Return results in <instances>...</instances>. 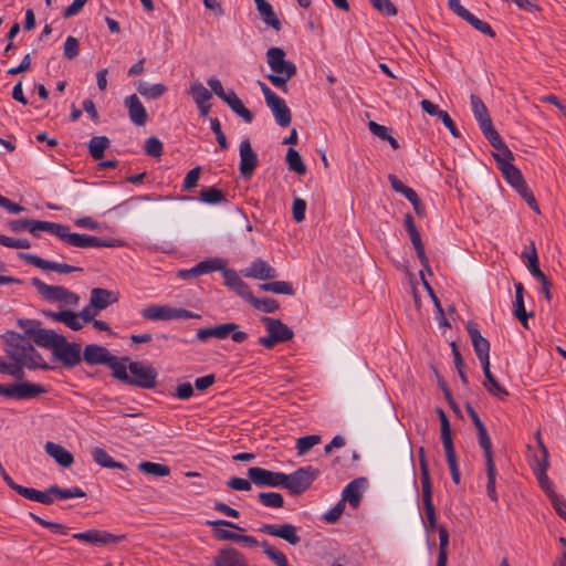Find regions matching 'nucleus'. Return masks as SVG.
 Wrapping results in <instances>:
<instances>
[{"instance_id":"20","label":"nucleus","mask_w":566,"mask_h":566,"mask_svg":"<svg viewBox=\"0 0 566 566\" xmlns=\"http://www.w3.org/2000/svg\"><path fill=\"white\" fill-rule=\"evenodd\" d=\"M124 105L127 108L128 117L136 126H145L148 120V114L143 103L136 94L126 96Z\"/></svg>"},{"instance_id":"64","label":"nucleus","mask_w":566,"mask_h":566,"mask_svg":"<svg viewBox=\"0 0 566 566\" xmlns=\"http://www.w3.org/2000/svg\"><path fill=\"white\" fill-rule=\"evenodd\" d=\"M388 180L390 182L391 188L396 192L403 195L406 198L415 197L413 196L415 190L412 188L406 186L396 175H394V174L388 175Z\"/></svg>"},{"instance_id":"7","label":"nucleus","mask_w":566,"mask_h":566,"mask_svg":"<svg viewBox=\"0 0 566 566\" xmlns=\"http://www.w3.org/2000/svg\"><path fill=\"white\" fill-rule=\"evenodd\" d=\"M318 474L319 471L311 465L300 468L292 474H285L286 480L283 483V488L287 489L292 494H301L310 489Z\"/></svg>"},{"instance_id":"14","label":"nucleus","mask_w":566,"mask_h":566,"mask_svg":"<svg viewBox=\"0 0 566 566\" xmlns=\"http://www.w3.org/2000/svg\"><path fill=\"white\" fill-rule=\"evenodd\" d=\"M258 531L270 536L280 537L293 546L301 542V537L297 534V527L291 523H283L281 525L262 524Z\"/></svg>"},{"instance_id":"55","label":"nucleus","mask_w":566,"mask_h":566,"mask_svg":"<svg viewBox=\"0 0 566 566\" xmlns=\"http://www.w3.org/2000/svg\"><path fill=\"white\" fill-rule=\"evenodd\" d=\"M422 486V501H423V510L426 513L427 521H431L436 516V509L432 502V483L430 484H421Z\"/></svg>"},{"instance_id":"29","label":"nucleus","mask_w":566,"mask_h":566,"mask_svg":"<svg viewBox=\"0 0 566 566\" xmlns=\"http://www.w3.org/2000/svg\"><path fill=\"white\" fill-rule=\"evenodd\" d=\"M15 492L30 501H35L44 505H50L54 502V497L52 493H50V486L45 491H40L33 488L19 485L15 488Z\"/></svg>"},{"instance_id":"4","label":"nucleus","mask_w":566,"mask_h":566,"mask_svg":"<svg viewBox=\"0 0 566 566\" xmlns=\"http://www.w3.org/2000/svg\"><path fill=\"white\" fill-rule=\"evenodd\" d=\"M31 284L36 289L38 293L48 302H59L65 305L75 306L80 301V296L62 285H49L38 277L31 280Z\"/></svg>"},{"instance_id":"58","label":"nucleus","mask_w":566,"mask_h":566,"mask_svg":"<svg viewBox=\"0 0 566 566\" xmlns=\"http://www.w3.org/2000/svg\"><path fill=\"white\" fill-rule=\"evenodd\" d=\"M258 499L266 507L280 509L284 505L283 496L276 492H261Z\"/></svg>"},{"instance_id":"35","label":"nucleus","mask_w":566,"mask_h":566,"mask_svg":"<svg viewBox=\"0 0 566 566\" xmlns=\"http://www.w3.org/2000/svg\"><path fill=\"white\" fill-rule=\"evenodd\" d=\"M224 103L245 123H251L253 120V114L244 106L234 91L230 90V94L227 98H224Z\"/></svg>"},{"instance_id":"32","label":"nucleus","mask_w":566,"mask_h":566,"mask_svg":"<svg viewBox=\"0 0 566 566\" xmlns=\"http://www.w3.org/2000/svg\"><path fill=\"white\" fill-rule=\"evenodd\" d=\"M127 361H129V357L127 356L118 358L111 355L108 363L105 364L112 369V376L126 385L129 380V374L127 373L128 366L126 365Z\"/></svg>"},{"instance_id":"48","label":"nucleus","mask_w":566,"mask_h":566,"mask_svg":"<svg viewBox=\"0 0 566 566\" xmlns=\"http://www.w3.org/2000/svg\"><path fill=\"white\" fill-rule=\"evenodd\" d=\"M250 303L254 308L262 311L264 313H274L279 310L280 305L279 303L271 297H262L258 298L252 294V297H249L247 301Z\"/></svg>"},{"instance_id":"42","label":"nucleus","mask_w":566,"mask_h":566,"mask_svg":"<svg viewBox=\"0 0 566 566\" xmlns=\"http://www.w3.org/2000/svg\"><path fill=\"white\" fill-rule=\"evenodd\" d=\"M227 261L222 258H210L197 263V273L200 275L211 273L213 271L222 272Z\"/></svg>"},{"instance_id":"34","label":"nucleus","mask_w":566,"mask_h":566,"mask_svg":"<svg viewBox=\"0 0 566 566\" xmlns=\"http://www.w3.org/2000/svg\"><path fill=\"white\" fill-rule=\"evenodd\" d=\"M483 374L485 380L483 382L484 388L489 391L490 395L503 400L509 395L507 390L499 384L495 377L492 375L490 370V365L483 366Z\"/></svg>"},{"instance_id":"47","label":"nucleus","mask_w":566,"mask_h":566,"mask_svg":"<svg viewBox=\"0 0 566 566\" xmlns=\"http://www.w3.org/2000/svg\"><path fill=\"white\" fill-rule=\"evenodd\" d=\"M50 493L59 500L86 496V493L78 486L62 489L56 484L50 486Z\"/></svg>"},{"instance_id":"23","label":"nucleus","mask_w":566,"mask_h":566,"mask_svg":"<svg viewBox=\"0 0 566 566\" xmlns=\"http://www.w3.org/2000/svg\"><path fill=\"white\" fill-rule=\"evenodd\" d=\"M367 483L365 478H357L350 481L345 489L343 490V499L342 501L345 503L347 501L353 509H357L360 500L361 492Z\"/></svg>"},{"instance_id":"2","label":"nucleus","mask_w":566,"mask_h":566,"mask_svg":"<svg viewBox=\"0 0 566 566\" xmlns=\"http://www.w3.org/2000/svg\"><path fill=\"white\" fill-rule=\"evenodd\" d=\"M285 52L281 48L272 46L266 51V62L272 73L266 75V78L273 86L287 92V82L297 72L296 65L285 60Z\"/></svg>"},{"instance_id":"50","label":"nucleus","mask_w":566,"mask_h":566,"mask_svg":"<svg viewBox=\"0 0 566 566\" xmlns=\"http://www.w3.org/2000/svg\"><path fill=\"white\" fill-rule=\"evenodd\" d=\"M264 292H272L275 294L293 295L294 289L291 283L285 281L268 282L260 285Z\"/></svg>"},{"instance_id":"24","label":"nucleus","mask_w":566,"mask_h":566,"mask_svg":"<svg viewBox=\"0 0 566 566\" xmlns=\"http://www.w3.org/2000/svg\"><path fill=\"white\" fill-rule=\"evenodd\" d=\"M90 301L98 312L105 310L109 305L118 301V294L102 287H94L91 290Z\"/></svg>"},{"instance_id":"52","label":"nucleus","mask_w":566,"mask_h":566,"mask_svg":"<svg viewBox=\"0 0 566 566\" xmlns=\"http://www.w3.org/2000/svg\"><path fill=\"white\" fill-rule=\"evenodd\" d=\"M476 431H478L479 446L483 450L485 463H490V461H494L491 438L488 433L485 426L478 428Z\"/></svg>"},{"instance_id":"9","label":"nucleus","mask_w":566,"mask_h":566,"mask_svg":"<svg viewBox=\"0 0 566 566\" xmlns=\"http://www.w3.org/2000/svg\"><path fill=\"white\" fill-rule=\"evenodd\" d=\"M541 457L536 458L534 460V463L532 464L533 473L535 474L539 486L542 490L552 499L553 494H556L554 492V484L547 476L546 472L549 467L548 462V452L545 446L541 442Z\"/></svg>"},{"instance_id":"21","label":"nucleus","mask_w":566,"mask_h":566,"mask_svg":"<svg viewBox=\"0 0 566 566\" xmlns=\"http://www.w3.org/2000/svg\"><path fill=\"white\" fill-rule=\"evenodd\" d=\"M265 103L271 109L276 124L281 127H289L292 120V114L285 101L282 97L274 95Z\"/></svg>"},{"instance_id":"53","label":"nucleus","mask_w":566,"mask_h":566,"mask_svg":"<svg viewBox=\"0 0 566 566\" xmlns=\"http://www.w3.org/2000/svg\"><path fill=\"white\" fill-rule=\"evenodd\" d=\"M476 431H478L479 446L483 450L485 463H490V461H494L491 438L488 433L485 426L478 428Z\"/></svg>"},{"instance_id":"11","label":"nucleus","mask_w":566,"mask_h":566,"mask_svg":"<svg viewBox=\"0 0 566 566\" xmlns=\"http://www.w3.org/2000/svg\"><path fill=\"white\" fill-rule=\"evenodd\" d=\"M72 537L81 542L101 546L123 542L126 538V535H114L107 531L92 528L85 532L74 533Z\"/></svg>"},{"instance_id":"36","label":"nucleus","mask_w":566,"mask_h":566,"mask_svg":"<svg viewBox=\"0 0 566 566\" xmlns=\"http://www.w3.org/2000/svg\"><path fill=\"white\" fill-rule=\"evenodd\" d=\"M92 458L102 468L118 469L122 471L127 470L124 463L115 461L103 448H94L92 450Z\"/></svg>"},{"instance_id":"46","label":"nucleus","mask_w":566,"mask_h":566,"mask_svg":"<svg viewBox=\"0 0 566 566\" xmlns=\"http://www.w3.org/2000/svg\"><path fill=\"white\" fill-rule=\"evenodd\" d=\"M138 469L142 472L154 476H168L171 472L168 465L150 461L140 462L138 464Z\"/></svg>"},{"instance_id":"8","label":"nucleus","mask_w":566,"mask_h":566,"mask_svg":"<svg viewBox=\"0 0 566 566\" xmlns=\"http://www.w3.org/2000/svg\"><path fill=\"white\" fill-rule=\"evenodd\" d=\"M248 476L251 482L260 488H277L283 486L286 480L285 473L273 472L260 467H251L248 469Z\"/></svg>"},{"instance_id":"18","label":"nucleus","mask_w":566,"mask_h":566,"mask_svg":"<svg viewBox=\"0 0 566 566\" xmlns=\"http://www.w3.org/2000/svg\"><path fill=\"white\" fill-rule=\"evenodd\" d=\"M261 322L266 328L268 334H271L277 343H285L293 338V331L279 318L263 316Z\"/></svg>"},{"instance_id":"59","label":"nucleus","mask_w":566,"mask_h":566,"mask_svg":"<svg viewBox=\"0 0 566 566\" xmlns=\"http://www.w3.org/2000/svg\"><path fill=\"white\" fill-rule=\"evenodd\" d=\"M321 442V436L318 434H310L301 437L296 440V450L298 455H304L307 453L314 446Z\"/></svg>"},{"instance_id":"22","label":"nucleus","mask_w":566,"mask_h":566,"mask_svg":"<svg viewBox=\"0 0 566 566\" xmlns=\"http://www.w3.org/2000/svg\"><path fill=\"white\" fill-rule=\"evenodd\" d=\"M245 277L256 280H271L277 276L276 270L262 259H255L250 266L243 271Z\"/></svg>"},{"instance_id":"54","label":"nucleus","mask_w":566,"mask_h":566,"mask_svg":"<svg viewBox=\"0 0 566 566\" xmlns=\"http://www.w3.org/2000/svg\"><path fill=\"white\" fill-rule=\"evenodd\" d=\"M476 431H478L479 446L483 450L485 463H490V461H494L491 438L488 433L485 426L478 428Z\"/></svg>"},{"instance_id":"45","label":"nucleus","mask_w":566,"mask_h":566,"mask_svg":"<svg viewBox=\"0 0 566 566\" xmlns=\"http://www.w3.org/2000/svg\"><path fill=\"white\" fill-rule=\"evenodd\" d=\"M503 174L505 180L514 188L521 185L525 179L520 169H517L512 163L503 164V167L500 168Z\"/></svg>"},{"instance_id":"63","label":"nucleus","mask_w":566,"mask_h":566,"mask_svg":"<svg viewBox=\"0 0 566 566\" xmlns=\"http://www.w3.org/2000/svg\"><path fill=\"white\" fill-rule=\"evenodd\" d=\"M63 53L67 60L75 59L80 53L78 40L72 35H69L64 42Z\"/></svg>"},{"instance_id":"56","label":"nucleus","mask_w":566,"mask_h":566,"mask_svg":"<svg viewBox=\"0 0 566 566\" xmlns=\"http://www.w3.org/2000/svg\"><path fill=\"white\" fill-rule=\"evenodd\" d=\"M286 163L289 169L298 174L304 175L306 172V166L304 165L301 155L294 148H290L286 153Z\"/></svg>"},{"instance_id":"49","label":"nucleus","mask_w":566,"mask_h":566,"mask_svg":"<svg viewBox=\"0 0 566 566\" xmlns=\"http://www.w3.org/2000/svg\"><path fill=\"white\" fill-rule=\"evenodd\" d=\"M485 467H486V475H488L486 493L492 502L497 503L499 495H497V492L495 489V480H496L495 463H494V461H490V463H485Z\"/></svg>"},{"instance_id":"57","label":"nucleus","mask_w":566,"mask_h":566,"mask_svg":"<svg viewBox=\"0 0 566 566\" xmlns=\"http://www.w3.org/2000/svg\"><path fill=\"white\" fill-rule=\"evenodd\" d=\"M258 11L260 12L265 24L272 27L276 31L281 30V21L276 17L272 6L269 2L258 8Z\"/></svg>"},{"instance_id":"31","label":"nucleus","mask_w":566,"mask_h":566,"mask_svg":"<svg viewBox=\"0 0 566 566\" xmlns=\"http://www.w3.org/2000/svg\"><path fill=\"white\" fill-rule=\"evenodd\" d=\"M46 317L52 318L55 322L64 323L72 331H80L83 327V323L80 321L77 313L72 311H61V312H44Z\"/></svg>"},{"instance_id":"41","label":"nucleus","mask_w":566,"mask_h":566,"mask_svg":"<svg viewBox=\"0 0 566 566\" xmlns=\"http://www.w3.org/2000/svg\"><path fill=\"white\" fill-rule=\"evenodd\" d=\"M137 91L146 98L157 99L167 92V86L161 83L150 85L146 82H140L137 86Z\"/></svg>"},{"instance_id":"15","label":"nucleus","mask_w":566,"mask_h":566,"mask_svg":"<svg viewBox=\"0 0 566 566\" xmlns=\"http://www.w3.org/2000/svg\"><path fill=\"white\" fill-rule=\"evenodd\" d=\"M240 164L239 170L243 178H250L258 167L259 158L256 153L252 149L251 143L248 138L240 143Z\"/></svg>"},{"instance_id":"25","label":"nucleus","mask_w":566,"mask_h":566,"mask_svg":"<svg viewBox=\"0 0 566 566\" xmlns=\"http://www.w3.org/2000/svg\"><path fill=\"white\" fill-rule=\"evenodd\" d=\"M212 566H248V562L238 549L229 547L219 552Z\"/></svg>"},{"instance_id":"43","label":"nucleus","mask_w":566,"mask_h":566,"mask_svg":"<svg viewBox=\"0 0 566 566\" xmlns=\"http://www.w3.org/2000/svg\"><path fill=\"white\" fill-rule=\"evenodd\" d=\"M461 18L464 21H467L468 23H470L475 30L480 31L481 33H483L485 35H489L491 38L495 36V32L492 29V27L488 22H485V21L479 19L478 17H475L469 10H467L464 12V14H462Z\"/></svg>"},{"instance_id":"12","label":"nucleus","mask_w":566,"mask_h":566,"mask_svg":"<svg viewBox=\"0 0 566 566\" xmlns=\"http://www.w3.org/2000/svg\"><path fill=\"white\" fill-rule=\"evenodd\" d=\"M19 258L21 260H24L29 264H32L41 270L54 271V272H57L61 274H67V273H72V272H82L83 271L82 268L70 265L66 263L48 261L38 255L30 254V253L21 252V253H19Z\"/></svg>"},{"instance_id":"27","label":"nucleus","mask_w":566,"mask_h":566,"mask_svg":"<svg viewBox=\"0 0 566 566\" xmlns=\"http://www.w3.org/2000/svg\"><path fill=\"white\" fill-rule=\"evenodd\" d=\"M44 450L63 468H70L74 463L73 454L61 444L48 441Z\"/></svg>"},{"instance_id":"28","label":"nucleus","mask_w":566,"mask_h":566,"mask_svg":"<svg viewBox=\"0 0 566 566\" xmlns=\"http://www.w3.org/2000/svg\"><path fill=\"white\" fill-rule=\"evenodd\" d=\"M111 355L107 348L96 344H88L83 350V359L90 365L106 364Z\"/></svg>"},{"instance_id":"6","label":"nucleus","mask_w":566,"mask_h":566,"mask_svg":"<svg viewBox=\"0 0 566 566\" xmlns=\"http://www.w3.org/2000/svg\"><path fill=\"white\" fill-rule=\"evenodd\" d=\"M129 380L127 385L143 389H154L157 385L158 373L151 365L140 361H129Z\"/></svg>"},{"instance_id":"26","label":"nucleus","mask_w":566,"mask_h":566,"mask_svg":"<svg viewBox=\"0 0 566 566\" xmlns=\"http://www.w3.org/2000/svg\"><path fill=\"white\" fill-rule=\"evenodd\" d=\"M208 524L214 527L213 535L219 541L239 542L240 534L224 530L222 527H230V528L238 530V531H244L239 525L234 524L233 522L227 521V520L210 521V522H208Z\"/></svg>"},{"instance_id":"17","label":"nucleus","mask_w":566,"mask_h":566,"mask_svg":"<svg viewBox=\"0 0 566 566\" xmlns=\"http://www.w3.org/2000/svg\"><path fill=\"white\" fill-rule=\"evenodd\" d=\"M52 227L51 221L34 220V219H17L9 222V228L12 232H21L28 230L32 235L39 237L40 231L50 233Z\"/></svg>"},{"instance_id":"10","label":"nucleus","mask_w":566,"mask_h":566,"mask_svg":"<svg viewBox=\"0 0 566 566\" xmlns=\"http://www.w3.org/2000/svg\"><path fill=\"white\" fill-rule=\"evenodd\" d=\"M53 354L65 368H73L82 360L81 345L69 343L64 336L62 343L59 342Z\"/></svg>"},{"instance_id":"61","label":"nucleus","mask_w":566,"mask_h":566,"mask_svg":"<svg viewBox=\"0 0 566 566\" xmlns=\"http://www.w3.org/2000/svg\"><path fill=\"white\" fill-rule=\"evenodd\" d=\"M163 143L155 136H151L145 140V154L153 158H159L163 154Z\"/></svg>"},{"instance_id":"51","label":"nucleus","mask_w":566,"mask_h":566,"mask_svg":"<svg viewBox=\"0 0 566 566\" xmlns=\"http://www.w3.org/2000/svg\"><path fill=\"white\" fill-rule=\"evenodd\" d=\"M261 547L263 548V553L276 564V566H289L287 558L283 552L273 547L269 544V542H261Z\"/></svg>"},{"instance_id":"30","label":"nucleus","mask_w":566,"mask_h":566,"mask_svg":"<svg viewBox=\"0 0 566 566\" xmlns=\"http://www.w3.org/2000/svg\"><path fill=\"white\" fill-rule=\"evenodd\" d=\"M15 392L18 400H28L48 392V389L40 384L30 381L15 382Z\"/></svg>"},{"instance_id":"39","label":"nucleus","mask_w":566,"mask_h":566,"mask_svg":"<svg viewBox=\"0 0 566 566\" xmlns=\"http://www.w3.org/2000/svg\"><path fill=\"white\" fill-rule=\"evenodd\" d=\"M111 145L108 137L106 136H94L88 143V153L93 159L99 160L104 157V151Z\"/></svg>"},{"instance_id":"33","label":"nucleus","mask_w":566,"mask_h":566,"mask_svg":"<svg viewBox=\"0 0 566 566\" xmlns=\"http://www.w3.org/2000/svg\"><path fill=\"white\" fill-rule=\"evenodd\" d=\"M515 301L513 302V312L515 317L522 323L524 327H527V318L532 315L526 313L524 306V286L521 282L515 283Z\"/></svg>"},{"instance_id":"62","label":"nucleus","mask_w":566,"mask_h":566,"mask_svg":"<svg viewBox=\"0 0 566 566\" xmlns=\"http://www.w3.org/2000/svg\"><path fill=\"white\" fill-rule=\"evenodd\" d=\"M369 2L381 14L394 17L398 12L396 6L390 0H369Z\"/></svg>"},{"instance_id":"37","label":"nucleus","mask_w":566,"mask_h":566,"mask_svg":"<svg viewBox=\"0 0 566 566\" xmlns=\"http://www.w3.org/2000/svg\"><path fill=\"white\" fill-rule=\"evenodd\" d=\"M471 106L473 115L478 120L480 128H483L486 125L492 124V119L489 115L488 108L479 96L474 94L471 95Z\"/></svg>"},{"instance_id":"5","label":"nucleus","mask_w":566,"mask_h":566,"mask_svg":"<svg viewBox=\"0 0 566 566\" xmlns=\"http://www.w3.org/2000/svg\"><path fill=\"white\" fill-rule=\"evenodd\" d=\"M143 318L148 321H172L200 318L199 314L192 313L186 308H176L169 305L151 304L140 312Z\"/></svg>"},{"instance_id":"40","label":"nucleus","mask_w":566,"mask_h":566,"mask_svg":"<svg viewBox=\"0 0 566 566\" xmlns=\"http://www.w3.org/2000/svg\"><path fill=\"white\" fill-rule=\"evenodd\" d=\"M199 199L207 205L228 202L224 192L216 187H207L200 190Z\"/></svg>"},{"instance_id":"3","label":"nucleus","mask_w":566,"mask_h":566,"mask_svg":"<svg viewBox=\"0 0 566 566\" xmlns=\"http://www.w3.org/2000/svg\"><path fill=\"white\" fill-rule=\"evenodd\" d=\"M50 233L57 237L65 244L74 248H115L123 245L122 241L117 239H103L71 232L67 226L56 222H52Z\"/></svg>"},{"instance_id":"19","label":"nucleus","mask_w":566,"mask_h":566,"mask_svg":"<svg viewBox=\"0 0 566 566\" xmlns=\"http://www.w3.org/2000/svg\"><path fill=\"white\" fill-rule=\"evenodd\" d=\"M222 276L224 280V285L231 291L235 292L244 301H248L249 297H252V291L250 290V286L239 276V274L233 269H228L224 266Z\"/></svg>"},{"instance_id":"44","label":"nucleus","mask_w":566,"mask_h":566,"mask_svg":"<svg viewBox=\"0 0 566 566\" xmlns=\"http://www.w3.org/2000/svg\"><path fill=\"white\" fill-rule=\"evenodd\" d=\"M189 94L195 101L196 105H202L203 103H210L212 93L203 86L201 82H195L190 85Z\"/></svg>"},{"instance_id":"16","label":"nucleus","mask_w":566,"mask_h":566,"mask_svg":"<svg viewBox=\"0 0 566 566\" xmlns=\"http://www.w3.org/2000/svg\"><path fill=\"white\" fill-rule=\"evenodd\" d=\"M28 340L31 338L39 347L51 348L53 352L57 346L59 342L62 343L63 335L56 334L52 329L44 328H31L25 329V336Z\"/></svg>"},{"instance_id":"60","label":"nucleus","mask_w":566,"mask_h":566,"mask_svg":"<svg viewBox=\"0 0 566 566\" xmlns=\"http://www.w3.org/2000/svg\"><path fill=\"white\" fill-rule=\"evenodd\" d=\"M29 516L34 521L36 522L39 525L45 527V528H49L51 530L52 532L56 533V534H61V535H67L69 534V527L63 525V524H60V523H55V522H50V521H46L40 516H38L36 514L30 512L29 513Z\"/></svg>"},{"instance_id":"13","label":"nucleus","mask_w":566,"mask_h":566,"mask_svg":"<svg viewBox=\"0 0 566 566\" xmlns=\"http://www.w3.org/2000/svg\"><path fill=\"white\" fill-rule=\"evenodd\" d=\"M467 332L482 367L490 365V342L481 335L478 324L468 322Z\"/></svg>"},{"instance_id":"1","label":"nucleus","mask_w":566,"mask_h":566,"mask_svg":"<svg viewBox=\"0 0 566 566\" xmlns=\"http://www.w3.org/2000/svg\"><path fill=\"white\" fill-rule=\"evenodd\" d=\"M4 352L13 361L7 363L2 374L12 376L15 379L24 378V368L50 370L52 367L43 359L42 355L31 345L23 335L7 331L2 335Z\"/></svg>"},{"instance_id":"38","label":"nucleus","mask_w":566,"mask_h":566,"mask_svg":"<svg viewBox=\"0 0 566 566\" xmlns=\"http://www.w3.org/2000/svg\"><path fill=\"white\" fill-rule=\"evenodd\" d=\"M408 234L410 237L411 243L416 250L417 256H418L423 270H426L429 274H432V271H431V268L429 264V259L426 255L424 245L422 243L420 232L418 230H416L415 232H410Z\"/></svg>"}]
</instances>
